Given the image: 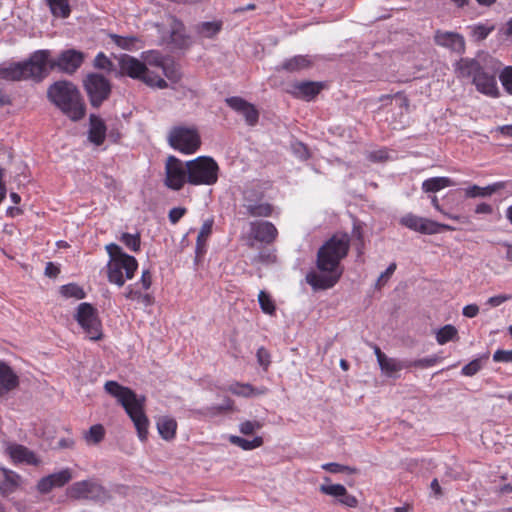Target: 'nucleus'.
Listing matches in <instances>:
<instances>
[{
	"label": "nucleus",
	"mask_w": 512,
	"mask_h": 512,
	"mask_svg": "<svg viewBox=\"0 0 512 512\" xmlns=\"http://www.w3.org/2000/svg\"><path fill=\"white\" fill-rule=\"evenodd\" d=\"M350 237L347 233H338L326 241L317 253V268L321 273L311 272L306 280L314 289L333 287L342 275L340 262L349 251Z\"/></svg>",
	"instance_id": "obj_1"
},
{
	"label": "nucleus",
	"mask_w": 512,
	"mask_h": 512,
	"mask_svg": "<svg viewBox=\"0 0 512 512\" xmlns=\"http://www.w3.org/2000/svg\"><path fill=\"white\" fill-rule=\"evenodd\" d=\"M105 391L116 398L117 402L125 409L134 423L139 438L144 441L147 438L149 421L144 412L145 397L137 396L129 387L122 386L116 381H107Z\"/></svg>",
	"instance_id": "obj_2"
},
{
	"label": "nucleus",
	"mask_w": 512,
	"mask_h": 512,
	"mask_svg": "<svg viewBox=\"0 0 512 512\" xmlns=\"http://www.w3.org/2000/svg\"><path fill=\"white\" fill-rule=\"evenodd\" d=\"M48 99L73 121L85 115V104L79 89L70 81L61 80L53 83L47 90Z\"/></svg>",
	"instance_id": "obj_3"
},
{
	"label": "nucleus",
	"mask_w": 512,
	"mask_h": 512,
	"mask_svg": "<svg viewBox=\"0 0 512 512\" xmlns=\"http://www.w3.org/2000/svg\"><path fill=\"white\" fill-rule=\"evenodd\" d=\"M49 50L35 51L28 60L0 66V79L6 81H40L47 75Z\"/></svg>",
	"instance_id": "obj_4"
},
{
	"label": "nucleus",
	"mask_w": 512,
	"mask_h": 512,
	"mask_svg": "<svg viewBox=\"0 0 512 512\" xmlns=\"http://www.w3.org/2000/svg\"><path fill=\"white\" fill-rule=\"evenodd\" d=\"M105 248L110 258L107 264L108 280L110 283L122 287L126 280L134 276L138 267L137 260L124 253L122 248L115 243H110Z\"/></svg>",
	"instance_id": "obj_5"
},
{
	"label": "nucleus",
	"mask_w": 512,
	"mask_h": 512,
	"mask_svg": "<svg viewBox=\"0 0 512 512\" xmlns=\"http://www.w3.org/2000/svg\"><path fill=\"white\" fill-rule=\"evenodd\" d=\"M119 65V74L129 76L133 79L141 80L151 87L160 89L166 88L167 82L158 75L149 71L146 64L139 59L128 54H122L116 57Z\"/></svg>",
	"instance_id": "obj_6"
},
{
	"label": "nucleus",
	"mask_w": 512,
	"mask_h": 512,
	"mask_svg": "<svg viewBox=\"0 0 512 512\" xmlns=\"http://www.w3.org/2000/svg\"><path fill=\"white\" fill-rule=\"evenodd\" d=\"M187 182L191 185H214L218 180L219 166L208 156H199L186 162Z\"/></svg>",
	"instance_id": "obj_7"
},
{
	"label": "nucleus",
	"mask_w": 512,
	"mask_h": 512,
	"mask_svg": "<svg viewBox=\"0 0 512 512\" xmlns=\"http://www.w3.org/2000/svg\"><path fill=\"white\" fill-rule=\"evenodd\" d=\"M74 318L88 339L98 341L102 338V324L98 316V311L90 303H80L77 306Z\"/></svg>",
	"instance_id": "obj_8"
},
{
	"label": "nucleus",
	"mask_w": 512,
	"mask_h": 512,
	"mask_svg": "<svg viewBox=\"0 0 512 512\" xmlns=\"http://www.w3.org/2000/svg\"><path fill=\"white\" fill-rule=\"evenodd\" d=\"M168 142L171 147L185 154L194 153L201 144L198 131L186 126L173 127L169 132Z\"/></svg>",
	"instance_id": "obj_9"
},
{
	"label": "nucleus",
	"mask_w": 512,
	"mask_h": 512,
	"mask_svg": "<svg viewBox=\"0 0 512 512\" xmlns=\"http://www.w3.org/2000/svg\"><path fill=\"white\" fill-rule=\"evenodd\" d=\"M83 86L90 104L96 108L107 100L111 93L110 81L99 73L88 74L83 80Z\"/></svg>",
	"instance_id": "obj_10"
},
{
	"label": "nucleus",
	"mask_w": 512,
	"mask_h": 512,
	"mask_svg": "<svg viewBox=\"0 0 512 512\" xmlns=\"http://www.w3.org/2000/svg\"><path fill=\"white\" fill-rule=\"evenodd\" d=\"M84 53L75 49H67L62 51L55 59L50 60L48 57L47 67L50 70H58L59 72L72 75L83 64Z\"/></svg>",
	"instance_id": "obj_11"
},
{
	"label": "nucleus",
	"mask_w": 512,
	"mask_h": 512,
	"mask_svg": "<svg viewBox=\"0 0 512 512\" xmlns=\"http://www.w3.org/2000/svg\"><path fill=\"white\" fill-rule=\"evenodd\" d=\"M4 452L14 464L39 466L42 463L41 459L34 451L16 442H5Z\"/></svg>",
	"instance_id": "obj_12"
},
{
	"label": "nucleus",
	"mask_w": 512,
	"mask_h": 512,
	"mask_svg": "<svg viewBox=\"0 0 512 512\" xmlns=\"http://www.w3.org/2000/svg\"><path fill=\"white\" fill-rule=\"evenodd\" d=\"M187 181V168L175 156H169L166 162L165 184L173 189L180 190Z\"/></svg>",
	"instance_id": "obj_13"
},
{
	"label": "nucleus",
	"mask_w": 512,
	"mask_h": 512,
	"mask_svg": "<svg viewBox=\"0 0 512 512\" xmlns=\"http://www.w3.org/2000/svg\"><path fill=\"white\" fill-rule=\"evenodd\" d=\"M102 492V486L91 479L75 482L68 488V495L73 499L96 498Z\"/></svg>",
	"instance_id": "obj_14"
},
{
	"label": "nucleus",
	"mask_w": 512,
	"mask_h": 512,
	"mask_svg": "<svg viewBox=\"0 0 512 512\" xmlns=\"http://www.w3.org/2000/svg\"><path fill=\"white\" fill-rule=\"evenodd\" d=\"M72 478L73 475L71 469H62L58 472L42 477L37 483V490L42 494L49 493L53 488L63 487Z\"/></svg>",
	"instance_id": "obj_15"
},
{
	"label": "nucleus",
	"mask_w": 512,
	"mask_h": 512,
	"mask_svg": "<svg viewBox=\"0 0 512 512\" xmlns=\"http://www.w3.org/2000/svg\"><path fill=\"white\" fill-rule=\"evenodd\" d=\"M250 234L254 240L271 244L275 241L278 231L271 222L253 221L250 222Z\"/></svg>",
	"instance_id": "obj_16"
},
{
	"label": "nucleus",
	"mask_w": 512,
	"mask_h": 512,
	"mask_svg": "<svg viewBox=\"0 0 512 512\" xmlns=\"http://www.w3.org/2000/svg\"><path fill=\"white\" fill-rule=\"evenodd\" d=\"M434 41L437 45L449 48L457 53H462L465 50L463 36L455 32L437 30L434 35Z\"/></svg>",
	"instance_id": "obj_17"
},
{
	"label": "nucleus",
	"mask_w": 512,
	"mask_h": 512,
	"mask_svg": "<svg viewBox=\"0 0 512 512\" xmlns=\"http://www.w3.org/2000/svg\"><path fill=\"white\" fill-rule=\"evenodd\" d=\"M374 353L382 373L388 377H397V373L406 368V361L388 357L377 345L374 346Z\"/></svg>",
	"instance_id": "obj_18"
},
{
	"label": "nucleus",
	"mask_w": 512,
	"mask_h": 512,
	"mask_svg": "<svg viewBox=\"0 0 512 512\" xmlns=\"http://www.w3.org/2000/svg\"><path fill=\"white\" fill-rule=\"evenodd\" d=\"M472 83L476 89L487 96L496 97L498 95V86L494 74L486 72L483 68L474 76Z\"/></svg>",
	"instance_id": "obj_19"
},
{
	"label": "nucleus",
	"mask_w": 512,
	"mask_h": 512,
	"mask_svg": "<svg viewBox=\"0 0 512 512\" xmlns=\"http://www.w3.org/2000/svg\"><path fill=\"white\" fill-rule=\"evenodd\" d=\"M2 479L0 480V494L8 496L14 493L22 484V477L17 472L1 468Z\"/></svg>",
	"instance_id": "obj_20"
},
{
	"label": "nucleus",
	"mask_w": 512,
	"mask_h": 512,
	"mask_svg": "<svg viewBox=\"0 0 512 512\" xmlns=\"http://www.w3.org/2000/svg\"><path fill=\"white\" fill-rule=\"evenodd\" d=\"M18 385V376L8 365L0 362V396L14 390Z\"/></svg>",
	"instance_id": "obj_21"
},
{
	"label": "nucleus",
	"mask_w": 512,
	"mask_h": 512,
	"mask_svg": "<svg viewBox=\"0 0 512 512\" xmlns=\"http://www.w3.org/2000/svg\"><path fill=\"white\" fill-rule=\"evenodd\" d=\"M249 216L252 217H267L273 212V208L269 203L266 202H255L248 197V193L245 192L244 204Z\"/></svg>",
	"instance_id": "obj_22"
},
{
	"label": "nucleus",
	"mask_w": 512,
	"mask_h": 512,
	"mask_svg": "<svg viewBox=\"0 0 512 512\" xmlns=\"http://www.w3.org/2000/svg\"><path fill=\"white\" fill-rule=\"evenodd\" d=\"M482 69L479 62L475 59L470 58H461L456 63V73L458 77L462 78H469L471 77L472 80L474 79V76H476L479 71Z\"/></svg>",
	"instance_id": "obj_23"
},
{
	"label": "nucleus",
	"mask_w": 512,
	"mask_h": 512,
	"mask_svg": "<svg viewBox=\"0 0 512 512\" xmlns=\"http://www.w3.org/2000/svg\"><path fill=\"white\" fill-rule=\"evenodd\" d=\"M322 89V85L316 82L305 81L293 84L292 93L297 97L307 100L314 98Z\"/></svg>",
	"instance_id": "obj_24"
},
{
	"label": "nucleus",
	"mask_w": 512,
	"mask_h": 512,
	"mask_svg": "<svg viewBox=\"0 0 512 512\" xmlns=\"http://www.w3.org/2000/svg\"><path fill=\"white\" fill-rule=\"evenodd\" d=\"M311 64L312 61L309 59L308 56L297 55L285 60L280 66L276 68V70H284L290 73H294L310 67Z\"/></svg>",
	"instance_id": "obj_25"
},
{
	"label": "nucleus",
	"mask_w": 512,
	"mask_h": 512,
	"mask_svg": "<svg viewBox=\"0 0 512 512\" xmlns=\"http://www.w3.org/2000/svg\"><path fill=\"white\" fill-rule=\"evenodd\" d=\"M106 126L101 118L96 115L90 116L89 140L95 145H101L104 142Z\"/></svg>",
	"instance_id": "obj_26"
},
{
	"label": "nucleus",
	"mask_w": 512,
	"mask_h": 512,
	"mask_svg": "<svg viewBox=\"0 0 512 512\" xmlns=\"http://www.w3.org/2000/svg\"><path fill=\"white\" fill-rule=\"evenodd\" d=\"M157 429L164 440H172L175 437L177 422L169 416H162L157 420Z\"/></svg>",
	"instance_id": "obj_27"
},
{
	"label": "nucleus",
	"mask_w": 512,
	"mask_h": 512,
	"mask_svg": "<svg viewBox=\"0 0 512 512\" xmlns=\"http://www.w3.org/2000/svg\"><path fill=\"white\" fill-rule=\"evenodd\" d=\"M504 187L503 182H497L486 187H480L478 185H472L465 189V195L468 198H476V197H487L502 189Z\"/></svg>",
	"instance_id": "obj_28"
},
{
	"label": "nucleus",
	"mask_w": 512,
	"mask_h": 512,
	"mask_svg": "<svg viewBox=\"0 0 512 512\" xmlns=\"http://www.w3.org/2000/svg\"><path fill=\"white\" fill-rule=\"evenodd\" d=\"M455 185L454 181H452L448 177H433L425 180L422 183V189L424 192H437L446 187H450Z\"/></svg>",
	"instance_id": "obj_29"
},
{
	"label": "nucleus",
	"mask_w": 512,
	"mask_h": 512,
	"mask_svg": "<svg viewBox=\"0 0 512 512\" xmlns=\"http://www.w3.org/2000/svg\"><path fill=\"white\" fill-rule=\"evenodd\" d=\"M51 14L56 18H68L71 13L69 0H46Z\"/></svg>",
	"instance_id": "obj_30"
},
{
	"label": "nucleus",
	"mask_w": 512,
	"mask_h": 512,
	"mask_svg": "<svg viewBox=\"0 0 512 512\" xmlns=\"http://www.w3.org/2000/svg\"><path fill=\"white\" fill-rule=\"evenodd\" d=\"M222 29V21H207L201 22L196 26V32L204 37L212 39L214 38Z\"/></svg>",
	"instance_id": "obj_31"
},
{
	"label": "nucleus",
	"mask_w": 512,
	"mask_h": 512,
	"mask_svg": "<svg viewBox=\"0 0 512 512\" xmlns=\"http://www.w3.org/2000/svg\"><path fill=\"white\" fill-rule=\"evenodd\" d=\"M441 230L454 231L455 227L450 226L448 224L438 223L427 218H423L419 233L432 235L439 233Z\"/></svg>",
	"instance_id": "obj_32"
},
{
	"label": "nucleus",
	"mask_w": 512,
	"mask_h": 512,
	"mask_svg": "<svg viewBox=\"0 0 512 512\" xmlns=\"http://www.w3.org/2000/svg\"><path fill=\"white\" fill-rule=\"evenodd\" d=\"M228 391L237 396L249 397L266 393V388L258 390L250 384L234 383L229 386Z\"/></svg>",
	"instance_id": "obj_33"
},
{
	"label": "nucleus",
	"mask_w": 512,
	"mask_h": 512,
	"mask_svg": "<svg viewBox=\"0 0 512 512\" xmlns=\"http://www.w3.org/2000/svg\"><path fill=\"white\" fill-rule=\"evenodd\" d=\"M229 441L232 444H234L246 451L258 448V447L262 446V444H263V439L260 436H256L252 440H247L240 436L231 435L229 437Z\"/></svg>",
	"instance_id": "obj_34"
},
{
	"label": "nucleus",
	"mask_w": 512,
	"mask_h": 512,
	"mask_svg": "<svg viewBox=\"0 0 512 512\" xmlns=\"http://www.w3.org/2000/svg\"><path fill=\"white\" fill-rule=\"evenodd\" d=\"M171 42L177 47H185L188 43L187 36L184 32L183 24L174 20L170 35Z\"/></svg>",
	"instance_id": "obj_35"
},
{
	"label": "nucleus",
	"mask_w": 512,
	"mask_h": 512,
	"mask_svg": "<svg viewBox=\"0 0 512 512\" xmlns=\"http://www.w3.org/2000/svg\"><path fill=\"white\" fill-rule=\"evenodd\" d=\"M105 436V429L101 424H95L89 428L84 434V439L87 444L96 445L100 443Z\"/></svg>",
	"instance_id": "obj_36"
},
{
	"label": "nucleus",
	"mask_w": 512,
	"mask_h": 512,
	"mask_svg": "<svg viewBox=\"0 0 512 512\" xmlns=\"http://www.w3.org/2000/svg\"><path fill=\"white\" fill-rule=\"evenodd\" d=\"M457 335L458 331L456 327L451 324H447L437 331L436 340L440 345H443L457 338Z\"/></svg>",
	"instance_id": "obj_37"
},
{
	"label": "nucleus",
	"mask_w": 512,
	"mask_h": 512,
	"mask_svg": "<svg viewBox=\"0 0 512 512\" xmlns=\"http://www.w3.org/2000/svg\"><path fill=\"white\" fill-rule=\"evenodd\" d=\"M61 294L67 298L72 297L75 299H83L85 292L81 287L76 284H67L61 287Z\"/></svg>",
	"instance_id": "obj_38"
},
{
	"label": "nucleus",
	"mask_w": 512,
	"mask_h": 512,
	"mask_svg": "<svg viewBox=\"0 0 512 512\" xmlns=\"http://www.w3.org/2000/svg\"><path fill=\"white\" fill-rule=\"evenodd\" d=\"M258 302L262 311L266 314L272 315L275 312V305L270 295L265 291H260L258 295Z\"/></svg>",
	"instance_id": "obj_39"
},
{
	"label": "nucleus",
	"mask_w": 512,
	"mask_h": 512,
	"mask_svg": "<svg viewBox=\"0 0 512 512\" xmlns=\"http://www.w3.org/2000/svg\"><path fill=\"white\" fill-rule=\"evenodd\" d=\"M111 39L118 47L125 50H131L134 47V44L138 41L134 36L123 37L116 34H112Z\"/></svg>",
	"instance_id": "obj_40"
},
{
	"label": "nucleus",
	"mask_w": 512,
	"mask_h": 512,
	"mask_svg": "<svg viewBox=\"0 0 512 512\" xmlns=\"http://www.w3.org/2000/svg\"><path fill=\"white\" fill-rule=\"evenodd\" d=\"M423 217H419L413 214H407L400 219V223L416 232H419Z\"/></svg>",
	"instance_id": "obj_41"
},
{
	"label": "nucleus",
	"mask_w": 512,
	"mask_h": 512,
	"mask_svg": "<svg viewBox=\"0 0 512 512\" xmlns=\"http://www.w3.org/2000/svg\"><path fill=\"white\" fill-rule=\"evenodd\" d=\"M494 29V25L478 24L472 28V35L476 40L481 41L484 40Z\"/></svg>",
	"instance_id": "obj_42"
},
{
	"label": "nucleus",
	"mask_w": 512,
	"mask_h": 512,
	"mask_svg": "<svg viewBox=\"0 0 512 512\" xmlns=\"http://www.w3.org/2000/svg\"><path fill=\"white\" fill-rule=\"evenodd\" d=\"M144 59V63L146 65L148 64L150 66L160 67L161 69L168 62L166 59L162 57V55L159 52L156 51L148 52L145 55Z\"/></svg>",
	"instance_id": "obj_43"
},
{
	"label": "nucleus",
	"mask_w": 512,
	"mask_h": 512,
	"mask_svg": "<svg viewBox=\"0 0 512 512\" xmlns=\"http://www.w3.org/2000/svg\"><path fill=\"white\" fill-rule=\"evenodd\" d=\"M94 67L111 72L114 70L112 61L102 52L98 53L94 59Z\"/></svg>",
	"instance_id": "obj_44"
},
{
	"label": "nucleus",
	"mask_w": 512,
	"mask_h": 512,
	"mask_svg": "<svg viewBox=\"0 0 512 512\" xmlns=\"http://www.w3.org/2000/svg\"><path fill=\"white\" fill-rule=\"evenodd\" d=\"M320 491L323 494L330 495L339 499L341 495L345 494V487L341 484H323L320 486Z\"/></svg>",
	"instance_id": "obj_45"
},
{
	"label": "nucleus",
	"mask_w": 512,
	"mask_h": 512,
	"mask_svg": "<svg viewBox=\"0 0 512 512\" xmlns=\"http://www.w3.org/2000/svg\"><path fill=\"white\" fill-rule=\"evenodd\" d=\"M439 358L437 356L422 358L414 361H406V368L418 367V368H427L435 365L438 362Z\"/></svg>",
	"instance_id": "obj_46"
},
{
	"label": "nucleus",
	"mask_w": 512,
	"mask_h": 512,
	"mask_svg": "<svg viewBox=\"0 0 512 512\" xmlns=\"http://www.w3.org/2000/svg\"><path fill=\"white\" fill-rule=\"evenodd\" d=\"M212 225H213L212 219L206 220L203 223V225L198 233V237H197V246L198 247L203 246L206 239L210 236V234L212 232Z\"/></svg>",
	"instance_id": "obj_47"
},
{
	"label": "nucleus",
	"mask_w": 512,
	"mask_h": 512,
	"mask_svg": "<svg viewBox=\"0 0 512 512\" xmlns=\"http://www.w3.org/2000/svg\"><path fill=\"white\" fill-rule=\"evenodd\" d=\"M121 241L132 251H138L140 249V237L138 234L123 233Z\"/></svg>",
	"instance_id": "obj_48"
},
{
	"label": "nucleus",
	"mask_w": 512,
	"mask_h": 512,
	"mask_svg": "<svg viewBox=\"0 0 512 512\" xmlns=\"http://www.w3.org/2000/svg\"><path fill=\"white\" fill-rule=\"evenodd\" d=\"M241 114L244 116L247 124L251 126L255 125L259 118L258 111L251 103L247 104V107H245V110H243Z\"/></svg>",
	"instance_id": "obj_49"
},
{
	"label": "nucleus",
	"mask_w": 512,
	"mask_h": 512,
	"mask_svg": "<svg viewBox=\"0 0 512 512\" xmlns=\"http://www.w3.org/2000/svg\"><path fill=\"white\" fill-rule=\"evenodd\" d=\"M262 423L260 421H244L239 425V431L244 435H251L254 431L262 428Z\"/></svg>",
	"instance_id": "obj_50"
},
{
	"label": "nucleus",
	"mask_w": 512,
	"mask_h": 512,
	"mask_svg": "<svg viewBox=\"0 0 512 512\" xmlns=\"http://www.w3.org/2000/svg\"><path fill=\"white\" fill-rule=\"evenodd\" d=\"M396 263H391L387 269L380 274V276L378 277L376 283H375V287L377 289H381L387 282L388 280L390 279V277L393 275V273L395 272L396 270Z\"/></svg>",
	"instance_id": "obj_51"
},
{
	"label": "nucleus",
	"mask_w": 512,
	"mask_h": 512,
	"mask_svg": "<svg viewBox=\"0 0 512 512\" xmlns=\"http://www.w3.org/2000/svg\"><path fill=\"white\" fill-rule=\"evenodd\" d=\"M499 78L505 90L512 95V66L506 67Z\"/></svg>",
	"instance_id": "obj_52"
},
{
	"label": "nucleus",
	"mask_w": 512,
	"mask_h": 512,
	"mask_svg": "<svg viewBox=\"0 0 512 512\" xmlns=\"http://www.w3.org/2000/svg\"><path fill=\"white\" fill-rule=\"evenodd\" d=\"M226 103L229 107H231L233 110L241 113L243 110H245V107H247V102L241 97H230L226 99Z\"/></svg>",
	"instance_id": "obj_53"
},
{
	"label": "nucleus",
	"mask_w": 512,
	"mask_h": 512,
	"mask_svg": "<svg viewBox=\"0 0 512 512\" xmlns=\"http://www.w3.org/2000/svg\"><path fill=\"white\" fill-rule=\"evenodd\" d=\"M256 356L258 364L262 366L264 370H267L271 363L270 353L264 347H260L257 350Z\"/></svg>",
	"instance_id": "obj_54"
},
{
	"label": "nucleus",
	"mask_w": 512,
	"mask_h": 512,
	"mask_svg": "<svg viewBox=\"0 0 512 512\" xmlns=\"http://www.w3.org/2000/svg\"><path fill=\"white\" fill-rule=\"evenodd\" d=\"M162 70H163L164 75L172 81H177L180 78V74L172 62H167L162 67Z\"/></svg>",
	"instance_id": "obj_55"
},
{
	"label": "nucleus",
	"mask_w": 512,
	"mask_h": 512,
	"mask_svg": "<svg viewBox=\"0 0 512 512\" xmlns=\"http://www.w3.org/2000/svg\"><path fill=\"white\" fill-rule=\"evenodd\" d=\"M481 369V362L478 359H475L465 365L462 368V373L466 376H473Z\"/></svg>",
	"instance_id": "obj_56"
},
{
	"label": "nucleus",
	"mask_w": 512,
	"mask_h": 512,
	"mask_svg": "<svg viewBox=\"0 0 512 512\" xmlns=\"http://www.w3.org/2000/svg\"><path fill=\"white\" fill-rule=\"evenodd\" d=\"M493 360L495 362H512V350H497L493 354Z\"/></svg>",
	"instance_id": "obj_57"
},
{
	"label": "nucleus",
	"mask_w": 512,
	"mask_h": 512,
	"mask_svg": "<svg viewBox=\"0 0 512 512\" xmlns=\"http://www.w3.org/2000/svg\"><path fill=\"white\" fill-rule=\"evenodd\" d=\"M186 213L183 207H174L169 211V220L172 224H176Z\"/></svg>",
	"instance_id": "obj_58"
},
{
	"label": "nucleus",
	"mask_w": 512,
	"mask_h": 512,
	"mask_svg": "<svg viewBox=\"0 0 512 512\" xmlns=\"http://www.w3.org/2000/svg\"><path fill=\"white\" fill-rule=\"evenodd\" d=\"M512 299V295L508 294H499L496 296H492L487 300V304H489L492 307L500 306L502 303Z\"/></svg>",
	"instance_id": "obj_59"
},
{
	"label": "nucleus",
	"mask_w": 512,
	"mask_h": 512,
	"mask_svg": "<svg viewBox=\"0 0 512 512\" xmlns=\"http://www.w3.org/2000/svg\"><path fill=\"white\" fill-rule=\"evenodd\" d=\"M293 151L294 153L302 160H306L309 158V151L307 149V147L301 143V142H297L295 144H293Z\"/></svg>",
	"instance_id": "obj_60"
},
{
	"label": "nucleus",
	"mask_w": 512,
	"mask_h": 512,
	"mask_svg": "<svg viewBox=\"0 0 512 512\" xmlns=\"http://www.w3.org/2000/svg\"><path fill=\"white\" fill-rule=\"evenodd\" d=\"M339 502L347 507H356L358 505V500L355 496L349 494L345 489V494L341 495L338 499Z\"/></svg>",
	"instance_id": "obj_61"
},
{
	"label": "nucleus",
	"mask_w": 512,
	"mask_h": 512,
	"mask_svg": "<svg viewBox=\"0 0 512 512\" xmlns=\"http://www.w3.org/2000/svg\"><path fill=\"white\" fill-rule=\"evenodd\" d=\"M322 468L330 473H341L349 470V467L334 462L326 463Z\"/></svg>",
	"instance_id": "obj_62"
},
{
	"label": "nucleus",
	"mask_w": 512,
	"mask_h": 512,
	"mask_svg": "<svg viewBox=\"0 0 512 512\" xmlns=\"http://www.w3.org/2000/svg\"><path fill=\"white\" fill-rule=\"evenodd\" d=\"M275 256L269 252H260L253 259V263H271L274 262Z\"/></svg>",
	"instance_id": "obj_63"
},
{
	"label": "nucleus",
	"mask_w": 512,
	"mask_h": 512,
	"mask_svg": "<svg viewBox=\"0 0 512 512\" xmlns=\"http://www.w3.org/2000/svg\"><path fill=\"white\" fill-rule=\"evenodd\" d=\"M152 284V276L149 270H143L140 279V285L143 290H148Z\"/></svg>",
	"instance_id": "obj_64"
}]
</instances>
